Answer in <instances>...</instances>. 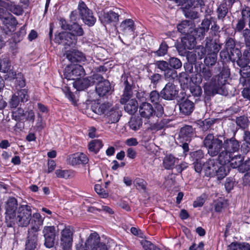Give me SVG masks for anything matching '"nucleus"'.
<instances>
[{
    "label": "nucleus",
    "mask_w": 250,
    "mask_h": 250,
    "mask_svg": "<svg viewBox=\"0 0 250 250\" xmlns=\"http://www.w3.org/2000/svg\"><path fill=\"white\" fill-rule=\"evenodd\" d=\"M203 145L209 156H218L217 160L221 165L229 164L232 155L240 149L239 142L235 138L228 139L221 135L214 136L212 134H208L205 137Z\"/></svg>",
    "instance_id": "f257e3e1"
},
{
    "label": "nucleus",
    "mask_w": 250,
    "mask_h": 250,
    "mask_svg": "<svg viewBox=\"0 0 250 250\" xmlns=\"http://www.w3.org/2000/svg\"><path fill=\"white\" fill-rule=\"evenodd\" d=\"M229 75V69L227 65H223L220 73L213 78L212 70L208 67H204L200 71L202 79L198 82H201L203 80L206 82L204 83V89L208 95L219 94L227 95L228 92L226 85Z\"/></svg>",
    "instance_id": "f03ea898"
},
{
    "label": "nucleus",
    "mask_w": 250,
    "mask_h": 250,
    "mask_svg": "<svg viewBox=\"0 0 250 250\" xmlns=\"http://www.w3.org/2000/svg\"><path fill=\"white\" fill-rule=\"evenodd\" d=\"M5 222L7 226L12 227L16 223L21 227H27L31 219L32 209L28 205L18 207L17 200L9 198L5 203Z\"/></svg>",
    "instance_id": "7ed1b4c3"
},
{
    "label": "nucleus",
    "mask_w": 250,
    "mask_h": 250,
    "mask_svg": "<svg viewBox=\"0 0 250 250\" xmlns=\"http://www.w3.org/2000/svg\"><path fill=\"white\" fill-rule=\"evenodd\" d=\"M226 165L220 164L218 160L209 159L204 164L205 175L208 177H216L218 180L223 179L229 172Z\"/></svg>",
    "instance_id": "20e7f679"
},
{
    "label": "nucleus",
    "mask_w": 250,
    "mask_h": 250,
    "mask_svg": "<svg viewBox=\"0 0 250 250\" xmlns=\"http://www.w3.org/2000/svg\"><path fill=\"white\" fill-rule=\"evenodd\" d=\"M79 15L85 24L91 27L93 26L96 21V18L94 16L93 12L89 9L85 3L80 0L78 6Z\"/></svg>",
    "instance_id": "39448f33"
},
{
    "label": "nucleus",
    "mask_w": 250,
    "mask_h": 250,
    "mask_svg": "<svg viewBox=\"0 0 250 250\" xmlns=\"http://www.w3.org/2000/svg\"><path fill=\"white\" fill-rule=\"evenodd\" d=\"M73 230L70 226L65 227L61 232L60 245L62 250H71Z\"/></svg>",
    "instance_id": "423d86ee"
},
{
    "label": "nucleus",
    "mask_w": 250,
    "mask_h": 250,
    "mask_svg": "<svg viewBox=\"0 0 250 250\" xmlns=\"http://www.w3.org/2000/svg\"><path fill=\"white\" fill-rule=\"evenodd\" d=\"M64 75L66 79L75 81L83 77L85 71L82 66L76 64L66 67L64 69Z\"/></svg>",
    "instance_id": "0eeeda50"
},
{
    "label": "nucleus",
    "mask_w": 250,
    "mask_h": 250,
    "mask_svg": "<svg viewBox=\"0 0 250 250\" xmlns=\"http://www.w3.org/2000/svg\"><path fill=\"white\" fill-rule=\"evenodd\" d=\"M93 80H97L98 83L96 87V91L100 96H104L110 91L111 89L109 82L104 80L100 74H95L92 77Z\"/></svg>",
    "instance_id": "6e6552de"
},
{
    "label": "nucleus",
    "mask_w": 250,
    "mask_h": 250,
    "mask_svg": "<svg viewBox=\"0 0 250 250\" xmlns=\"http://www.w3.org/2000/svg\"><path fill=\"white\" fill-rule=\"evenodd\" d=\"M179 89L171 82L166 84L161 91V97L167 100H173L177 97Z\"/></svg>",
    "instance_id": "1a4fd4ad"
},
{
    "label": "nucleus",
    "mask_w": 250,
    "mask_h": 250,
    "mask_svg": "<svg viewBox=\"0 0 250 250\" xmlns=\"http://www.w3.org/2000/svg\"><path fill=\"white\" fill-rule=\"evenodd\" d=\"M44 238V245L47 248L53 247L56 237V229L54 226H44L42 230Z\"/></svg>",
    "instance_id": "9d476101"
},
{
    "label": "nucleus",
    "mask_w": 250,
    "mask_h": 250,
    "mask_svg": "<svg viewBox=\"0 0 250 250\" xmlns=\"http://www.w3.org/2000/svg\"><path fill=\"white\" fill-rule=\"evenodd\" d=\"M100 240L99 234L94 232L91 233L86 239L84 245L79 243L76 246V250H92V248Z\"/></svg>",
    "instance_id": "9b49d317"
},
{
    "label": "nucleus",
    "mask_w": 250,
    "mask_h": 250,
    "mask_svg": "<svg viewBox=\"0 0 250 250\" xmlns=\"http://www.w3.org/2000/svg\"><path fill=\"white\" fill-rule=\"evenodd\" d=\"M55 39L59 43L69 46L75 45L77 41V38L76 37V35L69 32L60 33L56 36Z\"/></svg>",
    "instance_id": "f8f14e48"
},
{
    "label": "nucleus",
    "mask_w": 250,
    "mask_h": 250,
    "mask_svg": "<svg viewBox=\"0 0 250 250\" xmlns=\"http://www.w3.org/2000/svg\"><path fill=\"white\" fill-rule=\"evenodd\" d=\"M119 15L112 11L101 13L99 18L102 24L105 26L107 24H114L119 20Z\"/></svg>",
    "instance_id": "ddd939ff"
},
{
    "label": "nucleus",
    "mask_w": 250,
    "mask_h": 250,
    "mask_svg": "<svg viewBox=\"0 0 250 250\" xmlns=\"http://www.w3.org/2000/svg\"><path fill=\"white\" fill-rule=\"evenodd\" d=\"M44 218L38 212L34 213L31 215V219L30 225V228L28 231L38 233L41 230V228L43 224Z\"/></svg>",
    "instance_id": "4468645a"
},
{
    "label": "nucleus",
    "mask_w": 250,
    "mask_h": 250,
    "mask_svg": "<svg viewBox=\"0 0 250 250\" xmlns=\"http://www.w3.org/2000/svg\"><path fill=\"white\" fill-rule=\"evenodd\" d=\"M185 5L181 8L184 16L187 18L191 20L198 19L199 17L198 12L194 10V0H186Z\"/></svg>",
    "instance_id": "2eb2a0df"
},
{
    "label": "nucleus",
    "mask_w": 250,
    "mask_h": 250,
    "mask_svg": "<svg viewBox=\"0 0 250 250\" xmlns=\"http://www.w3.org/2000/svg\"><path fill=\"white\" fill-rule=\"evenodd\" d=\"M139 112L141 117L149 119L156 114L155 110L150 103H142L139 107Z\"/></svg>",
    "instance_id": "dca6fc26"
},
{
    "label": "nucleus",
    "mask_w": 250,
    "mask_h": 250,
    "mask_svg": "<svg viewBox=\"0 0 250 250\" xmlns=\"http://www.w3.org/2000/svg\"><path fill=\"white\" fill-rule=\"evenodd\" d=\"M87 156L83 153H76L69 156L67 158L68 163L72 166H76L80 164H86L88 162Z\"/></svg>",
    "instance_id": "f3484780"
},
{
    "label": "nucleus",
    "mask_w": 250,
    "mask_h": 250,
    "mask_svg": "<svg viewBox=\"0 0 250 250\" xmlns=\"http://www.w3.org/2000/svg\"><path fill=\"white\" fill-rule=\"evenodd\" d=\"M206 48L208 53H215L218 52L221 48L222 44L216 39L207 38L206 39Z\"/></svg>",
    "instance_id": "a211bd4d"
},
{
    "label": "nucleus",
    "mask_w": 250,
    "mask_h": 250,
    "mask_svg": "<svg viewBox=\"0 0 250 250\" xmlns=\"http://www.w3.org/2000/svg\"><path fill=\"white\" fill-rule=\"evenodd\" d=\"M66 58L71 62H84L85 57L83 54L78 50L72 49L65 53Z\"/></svg>",
    "instance_id": "6ab92c4d"
},
{
    "label": "nucleus",
    "mask_w": 250,
    "mask_h": 250,
    "mask_svg": "<svg viewBox=\"0 0 250 250\" xmlns=\"http://www.w3.org/2000/svg\"><path fill=\"white\" fill-rule=\"evenodd\" d=\"M0 7H4L17 15H21L23 12V9L21 6L16 5L14 2L10 1H5L0 0Z\"/></svg>",
    "instance_id": "aec40b11"
},
{
    "label": "nucleus",
    "mask_w": 250,
    "mask_h": 250,
    "mask_svg": "<svg viewBox=\"0 0 250 250\" xmlns=\"http://www.w3.org/2000/svg\"><path fill=\"white\" fill-rule=\"evenodd\" d=\"M194 26V23L192 21L185 20L178 24L177 28L179 32L188 35L192 33Z\"/></svg>",
    "instance_id": "412c9836"
},
{
    "label": "nucleus",
    "mask_w": 250,
    "mask_h": 250,
    "mask_svg": "<svg viewBox=\"0 0 250 250\" xmlns=\"http://www.w3.org/2000/svg\"><path fill=\"white\" fill-rule=\"evenodd\" d=\"M39 233L28 231L25 242L26 250H35L38 245Z\"/></svg>",
    "instance_id": "4be33fe9"
},
{
    "label": "nucleus",
    "mask_w": 250,
    "mask_h": 250,
    "mask_svg": "<svg viewBox=\"0 0 250 250\" xmlns=\"http://www.w3.org/2000/svg\"><path fill=\"white\" fill-rule=\"evenodd\" d=\"M179 106L180 113L184 115H190L194 109V104L188 99L181 102Z\"/></svg>",
    "instance_id": "5701e85b"
},
{
    "label": "nucleus",
    "mask_w": 250,
    "mask_h": 250,
    "mask_svg": "<svg viewBox=\"0 0 250 250\" xmlns=\"http://www.w3.org/2000/svg\"><path fill=\"white\" fill-rule=\"evenodd\" d=\"M95 82L94 80H92V77L88 78H80L79 79L74 81L73 84L74 87L78 90H83L84 89L89 86L92 83Z\"/></svg>",
    "instance_id": "b1692460"
},
{
    "label": "nucleus",
    "mask_w": 250,
    "mask_h": 250,
    "mask_svg": "<svg viewBox=\"0 0 250 250\" xmlns=\"http://www.w3.org/2000/svg\"><path fill=\"white\" fill-rule=\"evenodd\" d=\"M120 28L124 34H133L135 30L134 22L131 19H126L121 23Z\"/></svg>",
    "instance_id": "393cba45"
},
{
    "label": "nucleus",
    "mask_w": 250,
    "mask_h": 250,
    "mask_svg": "<svg viewBox=\"0 0 250 250\" xmlns=\"http://www.w3.org/2000/svg\"><path fill=\"white\" fill-rule=\"evenodd\" d=\"M193 135V129L190 125L183 127L179 132L180 138L186 142L190 141Z\"/></svg>",
    "instance_id": "a878e982"
},
{
    "label": "nucleus",
    "mask_w": 250,
    "mask_h": 250,
    "mask_svg": "<svg viewBox=\"0 0 250 250\" xmlns=\"http://www.w3.org/2000/svg\"><path fill=\"white\" fill-rule=\"evenodd\" d=\"M121 103L125 104L124 106L125 110L129 114H133L137 110L138 103L135 99H126L125 102Z\"/></svg>",
    "instance_id": "bb28decb"
},
{
    "label": "nucleus",
    "mask_w": 250,
    "mask_h": 250,
    "mask_svg": "<svg viewBox=\"0 0 250 250\" xmlns=\"http://www.w3.org/2000/svg\"><path fill=\"white\" fill-rule=\"evenodd\" d=\"M106 116L108 117V123L112 124L116 123L119 120L121 113L116 107H112L109 112H107Z\"/></svg>",
    "instance_id": "cd10ccee"
},
{
    "label": "nucleus",
    "mask_w": 250,
    "mask_h": 250,
    "mask_svg": "<svg viewBox=\"0 0 250 250\" xmlns=\"http://www.w3.org/2000/svg\"><path fill=\"white\" fill-rule=\"evenodd\" d=\"M111 104L109 103H104L101 104H98L93 110L97 114L101 115L105 114L106 115L107 112H109L111 108Z\"/></svg>",
    "instance_id": "c85d7f7f"
},
{
    "label": "nucleus",
    "mask_w": 250,
    "mask_h": 250,
    "mask_svg": "<svg viewBox=\"0 0 250 250\" xmlns=\"http://www.w3.org/2000/svg\"><path fill=\"white\" fill-rule=\"evenodd\" d=\"M177 159L172 154H167L163 160V166L166 169H172Z\"/></svg>",
    "instance_id": "c756f323"
},
{
    "label": "nucleus",
    "mask_w": 250,
    "mask_h": 250,
    "mask_svg": "<svg viewBox=\"0 0 250 250\" xmlns=\"http://www.w3.org/2000/svg\"><path fill=\"white\" fill-rule=\"evenodd\" d=\"M164 77L166 81L173 82L175 80L178 79V76L177 72L170 67L167 71L164 73Z\"/></svg>",
    "instance_id": "7c9ffc66"
},
{
    "label": "nucleus",
    "mask_w": 250,
    "mask_h": 250,
    "mask_svg": "<svg viewBox=\"0 0 250 250\" xmlns=\"http://www.w3.org/2000/svg\"><path fill=\"white\" fill-rule=\"evenodd\" d=\"M103 144L100 140H94L91 141L88 145L89 151L97 153L99 150L103 147Z\"/></svg>",
    "instance_id": "2f4dec72"
},
{
    "label": "nucleus",
    "mask_w": 250,
    "mask_h": 250,
    "mask_svg": "<svg viewBox=\"0 0 250 250\" xmlns=\"http://www.w3.org/2000/svg\"><path fill=\"white\" fill-rule=\"evenodd\" d=\"M69 31L76 35V37L82 36L84 35V32L83 29L82 25L79 24L77 22H74L71 24V27Z\"/></svg>",
    "instance_id": "473e14b6"
},
{
    "label": "nucleus",
    "mask_w": 250,
    "mask_h": 250,
    "mask_svg": "<svg viewBox=\"0 0 250 250\" xmlns=\"http://www.w3.org/2000/svg\"><path fill=\"white\" fill-rule=\"evenodd\" d=\"M250 61V51L245 50L243 52V57L240 58L236 62L237 64L241 67H246Z\"/></svg>",
    "instance_id": "72a5a7b5"
},
{
    "label": "nucleus",
    "mask_w": 250,
    "mask_h": 250,
    "mask_svg": "<svg viewBox=\"0 0 250 250\" xmlns=\"http://www.w3.org/2000/svg\"><path fill=\"white\" fill-rule=\"evenodd\" d=\"M243 160L244 157L241 155H237L235 156L232 155V157L229 161V163H230V165L232 168H239Z\"/></svg>",
    "instance_id": "f704fd0d"
},
{
    "label": "nucleus",
    "mask_w": 250,
    "mask_h": 250,
    "mask_svg": "<svg viewBox=\"0 0 250 250\" xmlns=\"http://www.w3.org/2000/svg\"><path fill=\"white\" fill-rule=\"evenodd\" d=\"M228 12V8L226 2L221 3L217 9V18L219 20H224Z\"/></svg>",
    "instance_id": "c9c22d12"
},
{
    "label": "nucleus",
    "mask_w": 250,
    "mask_h": 250,
    "mask_svg": "<svg viewBox=\"0 0 250 250\" xmlns=\"http://www.w3.org/2000/svg\"><path fill=\"white\" fill-rule=\"evenodd\" d=\"M217 55L215 53H208L204 60V62L207 66H212L216 62Z\"/></svg>",
    "instance_id": "e433bc0d"
},
{
    "label": "nucleus",
    "mask_w": 250,
    "mask_h": 250,
    "mask_svg": "<svg viewBox=\"0 0 250 250\" xmlns=\"http://www.w3.org/2000/svg\"><path fill=\"white\" fill-rule=\"evenodd\" d=\"M24 110L21 108L15 109L12 112V118L15 121L22 122L24 118Z\"/></svg>",
    "instance_id": "4c0bfd02"
},
{
    "label": "nucleus",
    "mask_w": 250,
    "mask_h": 250,
    "mask_svg": "<svg viewBox=\"0 0 250 250\" xmlns=\"http://www.w3.org/2000/svg\"><path fill=\"white\" fill-rule=\"evenodd\" d=\"M249 121L248 117L240 116L236 118V123L238 126L243 129L247 128L249 125Z\"/></svg>",
    "instance_id": "58836bf2"
},
{
    "label": "nucleus",
    "mask_w": 250,
    "mask_h": 250,
    "mask_svg": "<svg viewBox=\"0 0 250 250\" xmlns=\"http://www.w3.org/2000/svg\"><path fill=\"white\" fill-rule=\"evenodd\" d=\"M229 247L232 250H250V245L248 243H232Z\"/></svg>",
    "instance_id": "ea45409f"
},
{
    "label": "nucleus",
    "mask_w": 250,
    "mask_h": 250,
    "mask_svg": "<svg viewBox=\"0 0 250 250\" xmlns=\"http://www.w3.org/2000/svg\"><path fill=\"white\" fill-rule=\"evenodd\" d=\"M142 125V121L141 119L139 117H133L131 118L129 122V126L132 129L137 130L140 128Z\"/></svg>",
    "instance_id": "a19ab883"
},
{
    "label": "nucleus",
    "mask_w": 250,
    "mask_h": 250,
    "mask_svg": "<svg viewBox=\"0 0 250 250\" xmlns=\"http://www.w3.org/2000/svg\"><path fill=\"white\" fill-rule=\"evenodd\" d=\"M168 64L171 68L174 70L178 69L182 66L180 60L175 57H170L168 60Z\"/></svg>",
    "instance_id": "79ce46f5"
},
{
    "label": "nucleus",
    "mask_w": 250,
    "mask_h": 250,
    "mask_svg": "<svg viewBox=\"0 0 250 250\" xmlns=\"http://www.w3.org/2000/svg\"><path fill=\"white\" fill-rule=\"evenodd\" d=\"M242 57L241 51L236 48L230 51L229 60L232 62H237Z\"/></svg>",
    "instance_id": "37998d69"
},
{
    "label": "nucleus",
    "mask_w": 250,
    "mask_h": 250,
    "mask_svg": "<svg viewBox=\"0 0 250 250\" xmlns=\"http://www.w3.org/2000/svg\"><path fill=\"white\" fill-rule=\"evenodd\" d=\"M11 63L8 58H3L0 62V70L4 73L7 72L10 69Z\"/></svg>",
    "instance_id": "c03bdc74"
},
{
    "label": "nucleus",
    "mask_w": 250,
    "mask_h": 250,
    "mask_svg": "<svg viewBox=\"0 0 250 250\" xmlns=\"http://www.w3.org/2000/svg\"><path fill=\"white\" fill-rule=\"evenodd\" d=\"M132 86H125L124 92L123 97L121 99V103L125 102V100L130 99L132 96Z\"/></svg>",
    "instance_id": "a18cd8bd"
},
{
    "label": "nucleus",
    "mask_w": 250,
    "mask_h": 250,
    "mask_svg": "<svg viewBox=\"0 0 250 250\" xmlns=\"http://www.w3.org/2000/svg\"><path fill=\"white\" fill-rule=\"evenodd\" d=\"M5 21L4 20L2 21V23L5 25L6 26H11L14 27L18 24V22L16 19V18L11 14L5 18Z\"/></svg>",
    "instance_id": "49530a36"
},
{
    "label": "nucleus",
    "mask_w": 250,
    "mask_h": 250,
    "mask_svg": "<svg viewBox=\"0 0 250 250\" xmlns=\"http://www.w3.org/2000/svg\"><path fill=\"white\" fill-rule=\"evenodd\" d=\"M154 64L158 69H160L161 71L164 72V73L167 71V70L170 68L168 62L165 61H156L154 63Z\"/></svg>",
    "instance_id": "de8ad7c7"
},
{
    "label": "nucleus",
    "mask_w": 250,
    "mask_h": 250,
    "mask_svg": "<svg viewBox=\"0 0 250 250\" xmlns=\"http://www.w3.org/2000/svg\"><path fill=\"white\" fill-rule=\"evenodd\" d=\"M35 118V113L33 110H28L24 112L23 121L31 122L33 124Z\"/></svg>",
    "instance_id": "09e8293b"
},
{
    "label": "nucleus",
    "mask_w": 250,
    "mask_h": 250,
    "mask_svg": "<svg viewBox=\"0 0 250 250\" xmlns=\"http://www.w3.org/2000/svg\"><path fill=\"white\" fill-rule=\"evenodd\" d=\"M168 46L167 43L163 42L160 45L158 50L155 51L154 53L158 56H164L167 52Z\"/></svg>",
    "instance_id": "8fccbe9b"
},
{
    "label": "nucleus",
    "mask_w": 250,
    "mask_h": 250,
    "mask_svg": "<svg viewBox=\"0 0 250 250\" xmlns=\"http://www.w3.org/2000/svg\"><path fill=\"white\" fill-rule=\"evenodd\" d=\"M242 20L246 21H250V8L248 6H243L241 10Z\"/></svg>",
    "instance_id": "3c124183"
},
{
    "label": "nucleus",
    "mask_w": 250,
    "mask_h": 250,
    "mask_svg": "<svg viewBox=\"0 0 250 250\" xmlns=\"http://www.w3.org/2000/svg\"><path fill=\"white\" fill-rule=\"evenodd\" d=\"M150 101L155 104H158L162 100L161 94H160L157 91L154 90L150 92L149 94Z\"/></svg>",
    "instance_id": "603ef678"
},
{
    "label": "nucleus",
    "mask_w": 250,
    "mask_h": 250,
    "mask_svg": "<svg viewBox=\"0 0 250 250\" xmlns=\"http://www.w3.org/2000/svg\"><path fill=\"white\" fill-rule=\"evenodd\" d=\"M15 85L16 88L24 87L25 85V82L24 78L23 75L20 73L17 74V76L16 77Z\"/></svg>",
    "instance_id": "864d4df0"
},
{
    "label": "nucleus",
    "mask_w": 250,
    "mask_h": 250,
    "mask_svg": "<svg viewBox=\"0 0 250 250\" xmlns=\"http://www.w3.org/2000/svg\"><path fill=\"white\" fill-rule=\"evenodd\" d=\"M16 94L21 102H26L28 99L27 91L25 89H18Z\"/></svg>",
    "instance_id": "5fc2aeb1"
},
{
    "label": "nucleus",
    "mask_w": 250,
    "mask_h": 250,
    "mask_svg": "<svg viewBox=\"0 0 250 250\" xmlns=\"http://www.w3.org/2000/svg\"><path fill=\"white\" fill-rule=\"evenodd\" d=\"M242 36L244 38L246 45L248 47V49L246 50L250 51V30L249 29L243 30Z\"/></svg>",
    "instance_id": "6e6d98bb"
},
{
    "label": "nucleus",
    "mask_w": 250,
    "mask_h": 250,
    "mask_svg": "<svg viewBox=\"0 0 250 250\" xmlns=\"http://www.w3.org/2000/svg\"><path fill=\"white\" fill-rule=\"evenodd\" d=\"M204 156V152L201 149L193 152L192 154L194 162H201Z\"/></svg>",
    "instance_id": "4d7b16f0"
},
{
    "label": "nucleus",
    "mask_w": 250,
    "mask_h": 250,
    "mask_svg": "<svg viewBox=\"0 0 250 250\" xmlns=\"http://www.w3.org/2000/svg\"><path fill=\"white\" fill-rule=\"evenodd\" d=\"M57 177L60 178L68 179L70 177V172L67 170L57 169L55 171Z\"/></svg>",
    "instance_id": "13d9d810"
},
{
    "label": "nucleus",
    "mask_w": 250,
    "mask_h": 250,
    "mask_svg": "<svg viewBox=\"0 0 250 250\" xmlns=\"http://www.w3.org/2000/svg\"><path fill=\"white\" fill-rule=\"evenodd\" d=\"M250 169V158L246 160L244 162L241 163L238 168L239 171L241 173H244Z\"/></svg>",
    "instance_id": "bf43d9fd"
},
{
    "label": "nucleus",
    "mask_w": 250,
    "mask_h": 250,
    "mask_svg": "<svg viewBox=\"0 0 250 250\" xmlns=\"http://www.w3.org/2000/svg\"><path fill=\"white\" fill-rule=\"evenodd\" d=\"M134 185L138 189L145 190L146 188V182L140 178L135 179L134 181Z\"/></svg>",
    "instance_id": "052dcab7"
},
{
    "label": "nucleus",
    "mask_w": 250,
    "mask_h": 250,
    "mask_svg": "<svg viewBox=\"0 0 250 250\" xmlns=\"http://www.w3.org/2000/svg\"><path fill=\"white\" fill-rule=\"evenodd\" d=\"M235 42L234 40L230 37L226 39L225 42V49L231 50L235 47Z\"/></svg>",
    "instance_id": "680f3d73"
},
{
    "label": "nucleus",
    "mask_w": 250,
    "mask_h": 250,
    "mask_svg": "<svg viewBox=\"0 0 250 250\" xmlns=\"http://www.w3.org/2000/svg\"><path fill=\"white\" fill-rule=\"evenodd\" d=\"M190 91L193 96L196 97L201 96L202 93L201 87L197 85L191 86L190 88Z\"/></svg>",
    "instance_id": "e2e57ef3"
},
{
    "label": "nucleus",
    "mask_w": 250,
    "mask_h": 250,
    "mask_svg": "<svg viewBox=\"0 0 250 250\" xmlns=\"http://www.w3.org/2000/svg\"><path fill=\"white\" fill-rule=\"evenodd\" d=\"M179 82L181 84H188L189 80V76L185 72H182L179 74V76L178 78Z\"/></svg>",
    "instance_id": "0e129e2a"
},
{
    "label": "nucleus",
    "mask_w": 250,
    "mask_h": 250,
    "mask_svg": "<svg viewBox=\"0 0 250 250\" xmlns=\"http://www.w3.org/2000/svg\"><path fill=\"white\" fill-rule=\"evenodd\" d=\"M20 102L21 101L17 96V94H15L12 96L10 101H9V105L11 108H16L18 106Z\"/></svg>",
    "instance_id": "69168bd1"
},
{
    "label": "nucleus",
    "mask_w": 250,
    "mask_h": 250,
    "mask_svg": "<svg viewBox=\"0 0 250 250\" xmlns=\"http://www.w3.org/2000/svg\"><path fill=\"white\" fill-rule=\"evenodd\" d=\"M190 40H192L189 41L188 39H184L183 41V42L184 44L185 47L187 48L188 49H191L195 46V39L194 38H190Z\"/></svg>",
    "instance_id": "338daca9"
},
{
    "label": "nucleus",
    "mask_w": 250,
    "mask_h": 250,
    "mask_svg": "<svg viewBox=\"0 0 250 250\" xmlns=\"http://www.w3.org/2000/svg\"><path fill=\"white\" fill-rule=\"evenodd\" d=\"M207 49L203 46H199L198 48H196L195 50V55H197L199 59H202L205 56Z\"/></svg>",
    "instance_id": "774afa93"
}]
</instances>
